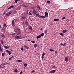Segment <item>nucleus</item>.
Listing matches in <instances>:
<instances>
[{"instance_id": "nucleus-13", "label": "nucleus", "mask_w": 74, "mask_h": 74, "mask_svg": "<svg viewBox=\"0 0 74 74\" xmlns=\"http://www.w3.org/2000/svg\"><path fill=\"white\" fill-rule=\"evenodd\" d=\"M3 27H5V29H6L7 26L6 24L5 23H4L3 24Z\"/></svg>"}, {"instance_id": "nucleus-24", "label": "nucleus", "mask_w": 74, "mask_h": 74, "mask_svg": "<svg viewBox=\"0 0 74 74\" xmlns=\"http://www.w3.org/2000/svg\"><path fill=\"white\" fill-rule=\"evenodd\" d=\"M5 29L2 28V29H1V31L2 32H5Z\"/></svg>"}, {"instance_id": "nucleus-50", "label": "nucleus", "mask_w": 74, "mask_h": 74, "mask_svg": "<svg viewBox=\"0 0 74 74\" xmlns=\"http://www.w3.org/2000/svg\"><path fill=\"white\" fill-rule=\"evenodd\" d=\"M27 41H29V42H31V40H29V39H28Z\"/></svg>"}, {"instance_id": "nucleus-14", "label": "nucleus", "mask_w": 74, "mask_h": 74, "mask_svg": "<svg viewBox=\"0 0 74 74\" xmlns=\"http://www.w3.org/2000/svg\"><path fill=\"white\" fill-rule=\"evenodd\" d=\"M62 32L64 34L67 32V30L66 29H64L63 30Z\"/></svg>"}, {"instance_id": "nucleus-18", "label": "nucleus", "mask_w": 74, "mask_h": 74, "mask_svg": "<svg viewBox=\"0 0 74 74\" xmlns=\"http://www.w3.org/2000/svg\"><path fill=\"white\" fill-rule=\"evenodd\" d=\"M21 5H22L23 6L26 7V8H27L28 7L27 5H25V4L24 3H23Z\"/></svg>"}, {"instance_id": "nucleus-44", "label": "nucleus", "mask_w": 74, "mask_h": 74, "mask_svg": "<svg viewBox=\"0 0 74 74\" xmlns=\"http://www.w3.org/2000/svg\"><path fill=\"white\" fill-rule=\"evenodd\" d=\"M35 72V71L34 70H33V71H32L31 72L32 73H34Z\"/></svg>"}, {"instance_id": "nucleus-12", "label": "nucleus", "mask_w": 74, "mask_h": 74, "mask_svg": "<svg viewBox=\"0 0 74 74\" xmlns=\"http://www.w3.org/2000/svg\"><path fill=\"white\" fill-rule=\"evenodd\" d=\"M14 20H12V26H13L15 24V23L14 22Z\"/></svg>"}, {"instance_id": "nucleus-51", "label": "nucleus", "mask_w": 74, "mask_h": 74, "mask_svg": "<svg viewBox=\"0 0 74 74\" xmlns=\"http://www.w3.org/2000/svg\"><path fill=\"white\" fill-rule=\"evenodd\" d=\"M17 1L16 0L15 1H14V3H17Z\"/></svg>"}, {"instance_id": "nucleus-64", "label": "nucleus", "mask_w": 74, "mask_h": 74, "mask_svg": "<svg viewBox=\"0 0 74 74\" xmlns=\"http://www.w3.org/2000/svg\"><path fill=\"white\" fill-rule=\"evenodd\" d=\"M32 21H33L32 20H31V22H32Z\"/></svg>"}, {"instance_id": "nucleus-37", "label": "nucleus", "mask_w": 74, "mask_h": 74, "mask_svg": "<svg viewBox=\"0 0 74 74\" xmlns=\"http://www.w3.org/2000/svg\"><path fill=\"white\" fill-rule=\"evenodd\" d=\"M28 15H32V13L30 12H29L28 13Z\"/></svg>"}, {"instance_id": "nucleus-25", "label": "nucleus", "mask_w": 74, "mask_h": 74, "mask_svg": "<svg viewBox=\"0 0 74 74\" xmlns=\"http://www.w3.org/2000/svg\"><path fill=\"white\" fill-rule=\"evenodd\" d=\"M21 8V6H19L18 8L17 9L18 10H20V9Z\"/></svg>"}, {"instance_id": "nucleus-53", "label": "nucleus", "mask_w": 74, "mask_h": 74, "mask_svg": "<svg viewBox=\"0 0 74 74\" xmlns=\"http://www.w3.org/2000/svg\"><path fill=\"white\" fill-rule=\"evenodd\" d=\"M14 12H15V14H16V13H17V11H14Z\"/></svg>"}, {"instance_id": "nucleus-52", "label": "nucleus", "mask_w": 74, "mask_h": 74, "mask_svg": "<svg viewBox=\"0 0 74 74\" xmlns=\"http://www.w3.org/2000/svg\"><path fill=\"white\" fill-rule=\"evenodd\" d=\"M7 47H8V49L9 48L11 47L10 46H8Z\"/></svg>"}, {"instance_id": "nucleus-43", "label": "nucleus", "mask_w": 74, "mask_h": 74, "mask_svg": "<svg viewBox=\"0 0 74 74\" xmlns=\"http://www.w3.org/2000/svg\"><path fill=\"white\" fill-rule=\"evenodd\" d=\"M66 18L65 17H63L62 18V20H63V19H66Z\"/></svg>"}, {"instance_id": "nucleus-36", "label": "nucleus", "mask_w": 74, "mask_h": 74, "mask_svg": "<svg viewBox=\"0 0 74 74\" xmlns=\"http://www.w3.org/2000/svg\"><path fill=\"white\" fill-rule=\"evenodd\" d=\"M17 62H22V61L21 60H18L17 61Z\"/></svg>"}, {"instance_id": "nucleus-57", "label": "nucleus", "mask_w": 74, "mask_h": 74, "mask_svg": "<svg viewBox=\"0 0 74 74\" xmlns=\"http://www.w3.org/2000/svg\"><path fill=\"white\" fill-rule=\"evenodd\" d=\"M14 58V56H12L11 58Z\"/></svg>"}, {"instance_id": "nucleus-15", "label": "nucleus", "mask_w": 74, "mask_h": 74, "mask_svg": "<svg viewBox=\"0 0 74 74\" xmlns=\"http://www.w3.org/2000/svg\"><path fill=\"white\" fill-rule=\"evenodd\" d=\"M41 37V36L40 35H39V36H37L36 37V38L37 39H38L40 38Z\"/></svg>"}, {"instance_id": "nucleus-32", "label": "nucleus", "mask_w": 74, "mask_h": 74, "mask_svg": "<svg viewBox=\"0 0 74 74\" xmlns=\"http://www.w3.org/2000/svg\"><path fill=\"white\" fill-rule=\"evenodd\" d=\"M5 52H4V53H2V56H4L5 55Z\"/></svg>"}, {"instance_id": "nucleus-29", "label": "nucleus", "mask_w": 74, "mask_h": 74, "mask_svg": "<svg viewBox=\"0 0 74 74\" xmlns=\"http://www.w3.org/2000/svg\"><path fill=\"white\" fill-rule=\"evenodd\" d=\"M28 28L30 30H32V27L31 26L29 27Z\"/></svg>"}, {"instance_id": "nucleus-45", "label": "nucleus", "mask_w": 74, "mask_h": 74, "mask_svg": "<svg viewBox=\"0 0 74 74\" xmlns=\"http://www.w3.org/2000/svg\"><path fill=\"white\" fill-rule=\"evenodd\" d=\"M37 8H39V9H40V8H41L40 6L38 5Z\"/></svg>"}, {"instance_id": "nucleus-22", "label": "nucleus", "mask_w": 74, "mask_h": 74, "mask_svg": "<svg viewBox=\"0 0 74 74\" xmlns=\"http://www.w3.org/2000/svg\"><path fill=\"white\" fill-rule=\"evenodd\" d=\"M1 36L3 38H5V35H4L3 34H1Z\"/></svg>"}, {"instance_id": "nucleus-42", "label": "nucleus", "mask_w": 74, "mask_h": 74, "mask_svg": "<svg viewBox=\"0 0 74 74\" xmlns=\"http://www.w3.org/2000/svg\"><path fill=\"white\" fill-rule=\"evenodd\" d=\"M47 3H50L51 2L50 1H47Z\"/></svg>"}, {"instance_id": "nucleus-28", "label": "nucleus", "mask_w": 74, "mask_h": 74, "mask_svg": "<svg viewBox=\"0 0 74 74\" xmlns=\"http://www.w3.org/2000/svg\"><path fill=\"white\" fill-rule=\"evenodd\" d=\"M38 47L37 45V44H35L34 45V47L35 48H36V47Z\"/></svg>"}, {"instance_id": "nucleus-48", "label": "nucleus", "mask_w": 74, "mask_h": 74, "mask_svg": "<svg viewBox=\"0 0 74 74\" xmlns=\"http://www.w3.org/2000/svg\"><path fill=\"white\" fill-rule=\"evenodd\" d=\"M6 12H4L3 13V15H4L5 14H6Z\"/></svg>"}, {"instance_id": "nucleus-19", "label": "nucleus", "mask_w": 74, "mask_h": 74, "mask_svg": "<svg viewBox=\"0 0 74 74\" xmlns=\"http://www.w3.org/2000/svg\"><path fill=\"white\" fill-rule=\"evenodd\" d=\"M40 18H43V19H44L45 18V16H40Z\"/></svg>"}, {"instance_id": "nucleus-61", "label": "nucleus", "mask_w": 74, "mask_h": 74, "mask_svg": "<svg viewBox=\"0 0 74 74\" xmlns=\"http://www.w3.org/2000/svg\"><path fill=\"white\" fill-rule=\"evenodd\" d=\"M1 68H3V66H1Z\"/></svg>"}, {"instance_id": "nucleus-4", "label": "nucleus", "mask_w": 74, "mask_h": 74, "mask_svg": "<svg viewBox=\"0 0 74 74\" xmlns=\"http://www.w3.org/2000/svg\"><path fill=\"white\" fill-rule=\"evenodd\" d=\"M6 52L8 53L9 54V55H11V53H12V52H11V51H10L9 50H6Z\"/></svg>"}, {"instance_id": "nucleus-23", "label": "nucleus", "mask_w": 74, "mask_h": 74, "mask_svg": "<svg viewBox=\"0 0 74 74\" xmlns=\"http://www.w3.org/2000/svg\"><path fill=\"white\" fill-rule=\"evenodd\" d=\"M44 33H42L40 34V36L41 37L42 36H44Z\"/></svg>"}, {"instance_id": "nucleus-1", "label": "nucleus", "mask_w": 74, "mask_h": 74, "mask_svg": "<svg viewBox=\"0 0 74 74\" xmlns=\"http://www.w3.org/2000/svg\"><path fill=\"white\" fill-rule=\"evenodd\" d=\"M16 34L18 35H20L21 34V31L20 29H17L16 31L15 32Z\"/></svg>"}, {"instance_id": "nucleus-40", "label": "nucleus", "mask_w": 74, "mask_h": 74, "mask_svg": "<svg viewBox=\"0 0 74 74\" xmlns=\"http://www.w3.org/2000/svg\"><path fill=\"white\" fill-rule=\"evenodd\" d=\"M52 68H56V67L55 66H53L52 67H51Z\"/></svg>"}, {"instance_id": "nucleus-63", "label": "nucleus", "mask_w": 74, "mask_h": 74, "mask_svg": "<svg viewBox=\"0 0 74 74\" xmlns=\"http://www.w3.org/2000/svg\"><path fill=\"white\" fill-rule=\"evenodd\" d=\"M1 65H0V68H1Z\"/></svg>"}, {"instance_id": "nucleus-11", "label": "nucleus", "mask_w": 74, "mask_h": 74, "mask_svg": "<svg viewBox=\"0 0 74 74\" xmlns=\"http://www.w3.org/2000/svg\"><path fill=\"white\" fill-rule=\"evenodd\" d=\"M64 60L66 62H67V61H68V58L67 57H65L64 59Z\"/></svg>"}, {"instance_id": "nucleus-62", "label": "nucleus", "mask_w": 74, "mask_h": 74, "mask_svg": "<svg viewBox=\"0 0 74 74\" xmlns=\"http://www.w3.org/2000/svg\"><path fill=\"white\" fill-rule=\"evenodd\" d=\"M41 30H42V28H41Z\"/></svg>"}, {"instance_id": "nucleus-46", "label": "nucleus", "mask_w": 74, "mask_h": 74, "mask_svg": "<svg viewBox=\"0 0 74 74\" xmlns=\"http://www.w3.org/2000/svg\"><path fill=\"white\" fill-rule=\"evenodd\" d=\"M45 55V53H44L42 54V56H44Z\"/></svg>"}, {"instance_id": "nucleus-30", "label": "nucleus", "mask_w": 74, "mask_h": 74, "mask_svg": "<svg viewBox=\"0 0 74 74\" xmlns=\"http://www.w3.org/2000/svg\"><path fill=\"white\" fill-rule=\"evenodd\" d=\"M24 66L25 67H27V64L26 63L25 64H24Z\"/></svg>"}, {"instance_id": "nucleus-38", "label": "nucleus", "mask_w": 74, "mask_h": 74, "mask_svg": "<svg viewBox=\"0 0 74 74\" xmlns=\"http://www.w3.org/2000/svg\"><path fill=\"white\" fill-rule=\"evenodd\" d=\"M4 47L6 49H8L7 46H4Z\"/></svg>"}, {"instance_id": "nucleus-59", "label": "nucleus", "mask_w": 74, "mask_h": 74, "mask_svg": "<svg viewBox=\"0 0 74 74\" xmlns=\"http://www.w3.org/2000/svg\"><path fill=\"white\" fill-rule=\"evenodd\" d=\"M16 1H19L20 0H16Z\"/></svg>"}, {"instance_id": "nucleus-8", "label": "nucleus", "mask_w": 74, "mask_h": 74, "mask_svg": "<svg viewBox=\"0 0 74 74\" xmlns=\"http://www.w3.org/2000/svg\"><path fill=\"white\" fill-rule=\"evenodd\" d=\"M45 17H48V12H45Z\"/></svg>"}, {"instance_id": "nucleus-21", "label": "nucleus", "mask_w": 74, "mask_h": 74, "mask_svg": "<svg viewBox=\"0 0 74 74\" xmlns=\"http://www.w3.org/2000/svg\"><path fill=\"white\" fill-rule=\"evenodd\" d=\"M26 17H25V16H22L21 17V19H26Z\"/></svg>"}, {"instance_id": "nucleus-35", "label": "nucleus", "mask_w": 74, "mask_h": 74, "mask_svg": "<svg viewBox=\"0 0 74 74\" xmlns=\"http://www.w3.org/2000/svg\"><path fill=\"white\" fill-rule=\"evenodd\" d=\"M18 72V70L17 69H15L14 71V72L15 73H16Z\"/></svg>"}, {"instance_id": "nucleus-3", "label": "nucleus", "mask_w": 74, "mask_h": 74, "mask_svg": "<svg viewBox=\"0 0 74 74\" xmlns=\"http://www.w3.org/2000/svg\"><path fill=\"white\" fill-rule=\"evenodd\" d=\"M12 14V12H8V13H7L6 14H5V15H6V16H9L10 15V14Z\"/></svg>"}, {"instance_id": "nucleus-27", "label": "nucleus", "mask_w": 74, "mask_h": 74, "mask_svg": "<svg viewBox=\"0 0 74 74\" xmlns=\"http://www.w3.org/2000/svg\"><path fill=\"white\" fill-rule=\"evenodd\" d=\"M5 64H6L5 63H3L1 64V65L2 66H3L4 65H5Z\"/></svg>"}, {"instance_id": "nucleus-5", "label": "nucleus", "mask_w": 74, "mask_h": 74, "mask_svg": "<svg viewBox=\"0 0 74 74\" xmlns=\"http://www.w3.org/2000/svg\"><path fill=\"white\" fill-rule=\"evenodd\" d=\"M14 7V5H11L7 9V10H10L11 8H13Z\"/></svg>"}, {"instance_id": "nucleus-17", "label": "nucleus", "mask_w": 74, "mask_h": 74, "mask_svg": "<svg viewBox=\"0 0 74 74\" xmlns=\"http://www.w3.org/2000/svg\"><path fill=\"white\" fill-rule=\"evenodd\" d=\"M36 16H38V17H39V18H40L41 16L40 15L38 14H36Z\"/></svg>"}, {"instance_id": "nucleus-7", "label": "nucleus", "mask_w": 74, "mask_h": 74, "mask_svg": "<svg viewBox=\"0 0 74 74\" xmlns=\"http://www.w3.org/2000/svg\"><path fill=\"white\" fill-rule=\"evenodd\" d=\"M32 12L33 13H34V14H36L37 13V12L36 10H34L32 11Z\"/></svg>"}, {"instance_id": "nucleus-16", "label": "nucleus", "mask_w": 74, "mask_h": 74, "mask_svg": "<svg viewBox=\"0 0 74 74\" xmlns=\"http://www.w3.org/2000/svg\"><path fill=\"white\" fill-rule=\"evenodd\" d=\"M59 20H60L59 19H56V18H54L53 19V21H59Z\"/></svg>"}, {"instance_id": "nucleus-39", "label": "nucleus", "mask_w": 74, "mask_h": 74, "mask_svg": "<svg viewBox=\"0 0 74 74\" xmlns=\"http://www.w3.org/2000/svg\"><path fill=\"white\" fill-rule=\"evenodd\" d=\"M21 50L22 51H24V49H23V47L21 48Z\"/></svg>"}, {"instance_id": "nucleus-34", "label": "nucleus", "mask_w": 74, "mask_h": 74, "mask_svg": "<svg viewBox=\"0 0 74 74\" xmlns=\"http://www.w3.org/2000/svg\"><path fill=\"white\" fill-rule=\"evenodd\" d=\"M2 51V50L1 48V45H0V51L1 52Z\"/></svg>"}, {"instance_id": "nucleus-9", "label": "nucleus", "mask_w": 74, "mask_h": 74, "mask_svg": "<svg viewBox=\"0 0 74 74\" xmlns=\"http://www.w3.org/2000/svg\"><path fill=\"white\" fill-rule=\"evenodd\" d=\"M56 71V70H53L51 71L50 72V73H53L55 72Z\"/></svg>"}, {"instance_id": "nucleus-31", "label": "nucleus", "mask_w": 74, "mask_h": 74, "mask_svg": "<svg viewBox=\"0 0 74 74\" xmlns=\"http://www.w3.org/2000/svg\"><path fill=\"white\" fill-rule=\"evenodd\" d=\"M1 43L2 44V45H3V44H4V42L3 41V40H1Z\"/></svg>"}, {"instance_id": "nucleus-10", "label": "nucleus", "mask_w": 74, "mask_h": 74, "mask_svg": "<svg viewBox=\"0 0 74 74\" xmlns=\"http://www.w3.org/2000/svg\"><path fill=\"white\" fill-rule=\"evenodd\" d=\"M60 45L61 46H66V43H64V44L60 43Z\"/></svg>"}, {"instance_id": "nucleus-60", "label": "nucleus", "mask_w": 74, "mask_h": 74, "mask_svg": "<svg viewBox=\"0 0 74 74\" xmlns=\"http://www.w3.org/2000/svg\"><path fill=\"white\" fill-rule=\"evenodd\" d=\"M1 25H0V28H1Z\"/></svg>"}, {"instance_id": "nucleus-41", "label": "nucleus", "mask_w": 74, "mask_h": 74, "mask_svg": "<svg viewBox=\"0 0 74 74\" xmlns=\"http://www.w3.org/2000/svg\"><path fill=\"white\" fill-rule=\"evenodd\" d=\"M31 42L33 44H34L35 43V42L34 41H32Z\"/></svg>"}, {"instance_id": "nucleus-26", "label": "nucleus", "mask_w": 74, "mask_h": 74, "mask_svg": "<svg viewBox=\"0 0 74 74\" xmlns=\"http://www.w3.org/2000/svg\"><path fill=\"white\" fill-rule=\"evenodd\" d=\"M59 34L60 35H61L62 36H63L64 35V34H63L62 33H60Z\"/></svg>"}, {"instance_id": "nucleus-58", "label": "nucleus", "mask_w": 74, "mask_h": 74, "mask_svg": "<svg viewBox=\"0 0 74 74\" xmlns=\"http://www.w3.org/2000/svg\"><path fill=\"white\" fill-rule=\"evenodd\" d=\"M47 33V32L46 31L45 32V33L46 34Z\"/></svg>"}, {"instance_id": "nucleus-55", "label": "nucleus", "mask_w": 74, "mask_h": 74, "mask_svg": "<svg viewBox=\"0 0 74 74\" xmlns=\"http://www.w3.org/2000/svg\"><path fill=\"white\" fill-rule=\"evenodd\" d=\"M44 58V56H42V59H43V58Z\"/></svg>"}, {"instance_id": "nucleus-6", "label": "nucleus", "mask_w": 74, "mask_h": 74, "mask_svg": "<svg viewBox=\"0 0 74 74\" xmlns=\"http://www.w3.org/2000/svg\"><path fill=\"white\" fill-rule=\"evenodd\" d=\"M24 47L27 49H29V47L28 46H27L26 45H24Z\"/></svg>"}, {"instance_id": "nucleus-54", "label": "nucleus", "mask_w": 74, "mask_h": 74, "mask_svg": "<svg viewBox=\"0 0 74 74\" xmlns=\"http://www.w3.org/2000/svg\"><path fill=\"white\" fill-rule=\"evenodd\" d=\"M11 58H9V60H11Z\"/></svg>"}, {"instance_id": "nucleus-20", "label": "nucleus", "mask_w": 74, "mask_h": 74, "mask_svg": "<svg viewBox=\"0 0 74 74\" xmlns=\"http://www.w3.org/2000/svg\"><path fill=\"white\" fill-rule=\"evenodd\" d=\"M25 23L26 24V26H27L28 24V22L27 21H26L25 22Z\"/></svg>"}, {"instance_id": "nucleus-56", "label": "nucleus", "mask_w": 74, "mask_h": 74, "mask_svg": "<svg viewBox=\"0 0 74 74\" xmlns=\"http://www.w3.org/2000/svg\"><path fill=\"white\" fill-rule=\"evenodd\" d=\"M55 53H56V54H57V53H58V52L57 51H56L55 52Z\"/></svg>"}, {"instance_id": "nucleus-49", "label": "nucleus", "mask_w": 74, "mask_h": 74, "mask_svg": "<svg viewBox=\"0 0 74 74\" xmlns=\"http://www.w3.org/2000/svg\"><path fill=\"white\" fill-rule=\"evenodd\" d=\"M23 73V71H21V72L20 73V74H22Z\"/></svg>"}, {"instance_id": "nucleus-33", "label": "nucleus", "mask_w": 74, "mask_h": 74, "mask_svg": "<svg viewBox=\"0 0 74 74\" xmlns=\"http://www.w3.org/2000/svg\"><path fill=\"white\" fill-rule=\"evenodd\" d=\"M50 51L51 52H52V51H55V50L54 49H50Z\"/></svg>"}, {"instance_id": "nucleus-47", "label": "nucleus", "mask_w": 74, "mask_h": 74, "mask_svg": "<svg viewBox=\"0 0 74 74\" xmlns=\"http://www.w3.org/2000/svg\"><path fill=\"white\" fill-rule=\"evenodd\" d=\"M13 35H16V34L15 33H13Z\"/></svg>"}, {"instance_id": "nucleus-2", "label": "nucleus", "mask_w": 74, "mask_h": 74, "mask_svg": "<svg viewBox=\"0 0 74 74\" xmlns=\"http://www.w3.org/2000/svg\"><path fill=\"white\" fill-rule=\"evenodd\" d=\"M21 37V36H16L15 38L16 39H20V37Z\"/></svg>"}]
</instances>
